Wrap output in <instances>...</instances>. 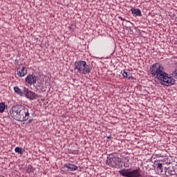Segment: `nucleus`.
Listing matches in <instances>:
<instances>
[{
	"label": "nucleus",
	"mask_w": 177,
	"mask_h": 177,
	"mask_svg": "<svg viewBox=\"0 0 177 177\" xmlns=\"http://www.w3.org/2000/svg\"><path fill=\"white\" fill-rule=\"evenodd\" d=\"M149 71L152 77H155L158 81H160L162 85H165V86L175 85V79L164 71L162 65L155 63L150 67Z\"/></svg>",
	"instance_id": "obj_1"
},
{
	"label": "nucleus",
	"mask_w": 177,
	"mask_h": 177,
	"mask_svg": "<svg viewBox=\"0 0 177 177\" xmlns=\"http://www.w3.org/2000/svg\"><path fill=\"white\" fill-rule=\"evenodd\" d=\"M75 68L77 70L80 74H84V75L91 74V71H92V67L86 64V62L85 61L75 62Z\"/></svg>",
	"instance_id": "obj_2"
},
{
	"label": "nucleus",
	"mask_w": 177,
	"mask_h": 177,
	"mask_svg": "<svg viewBox=\"0 0 177 177\" xmlns=\"http://www.w3.org/2000/svg\"><path fill=\"white\" fill-rule=\"evenodd\" d=\"M106 162L108 165H110L111 167H117V165L121 162V158L118 157L117 153L113 152V153L109 154Z\"/></svg>",
	"instance_id": "obj_3"
},
{
	"label": "nucleus",
	"mask_w": 177,
	"mask_h": 177,
	"mask_svg": "<svg viewBox=\"0 0 177 177\" xmlns=\"http://www.w3.org/2000/svg\"><path fill=\"white\" fill-rule=\"evenodd\" d=\"M18 121L23 122L27 121L30 117V113L28 112V108L25 106L19 105V115H17Z\"/></svg>",
	"instance_id": "obj_4"
},
{
	"label": "nucleus",
	"mask_w": 177,
	"mask_h": 177,
	"mask_svg": "<svg viewBox=\"0 0 177 177\" xmlns=\"http://www.w3.org/2000/svg\"><path fill=\"white\" fill-rule=\"evenodd\" d=\"M10 116L16 120V121H19V118L17 115H20V105L13 106L10 109Z\"/></svg>",
	"instance_id": "obj_5"
},
{
	"label": "nucleus",
	"mask_w": 177,
	"mask_h": 177,
	"mask_svg": "<svg viewBox=\"0 0 177 177\" xmlns=\"http://www.w3.org/2000/svg\"><path fill=\"white\" fill-rule=\"evenodd\" d=\"M24 92L26 95V97L28 99H30V100H34V99H37V97H39L37 93L30 91L28 88L24 87Z\"/></svg>",
	"instance_id": "obj_6"
},
{
	"label": "nucleus",
	"mask_w": 177,
	"mask_h": 177,
	"mask_svg": "<svg viewBox=\"0 0 177 177\" xmlns=\"http://www.w3.org/2000/svg\"><path fill=\"white\" fill-rule=\"evenodd\" d=\"M25 82L29 85L37 84V76L35 75H28L25 79Z\"/></svg>",
	"instance_id": "obj_7"
},
{
	"label": "nucleus",
	"mask_w": 177,
	"mask_h": 177,
	"mask_svg": "<svg viewBox=\"0 0 177 177\" xmlns=\"http://www.w3.org/2000/svg\"><path fill=\"white\" fill-rule=\"evenodd\" d=\"M17 75L19 77H25V75H27V68L25 66H23L21 69L20 67L17 66Z\"/></svg>",
	"instance_id": "obj_8"
},
{
	"label": "nucleus",
	"mask_w": 177,
	"mask_h": 177,
	"mask_svg": "<svg viewBox=\"0 0 177 177\" xmlns=\"http://www.w3.org/2000/svg\"><path fill=\"white\" fill-rule=\"evenodd\" d=\"M64 167L68 169L66 171H77V169H78V167L76 165L70 163L64 165Z\"/></svg>",
	"instance_id": "obj_9"
},
{
	"label": "nucleus",
	"mask_w": 177,
	"mask_h": 177,
	"mask_svg": "<svg viewBox=\"0 0 177 177\" xmlns=\"http://www.w3.org/2000/svg\"><path fill=\"white\" fill-rule=\"evenodd\" d=\"M131 12L133 15H136V16H142V11H140L138 8H133L131 9Z\"/></svg>",
	"instance_id": "obj_10"
},
{
	"label": "nucleus",
	"mask_w": 177,
	"mask_h": 177,
	"mask_svg": "<svg viewBox=\"0 0 177 177\" xmlns=\"http://www.w3.org/2000/svg\"><path fill=\"white\" fill-rule=\"evenodd\" d=\"M14 91H15V93H17V95H19V96H23V95H24L23 91H21V89H20V88H19V86L14 87Z\"/></svg>",
	"instance_id": "obj_11"
},
{
	"label": "nucleus",
	"mask_w": 177,
	"mask_h": 177,
	"mask_svg": "<svg viewBox=\"0 0 177 177\" xmlns=\"http://www.w3.org/2000/svg\"><path fill=\"white\" fill-rule=\"evenodd\" d=\"M15 153H17L18 154H24V149L20 147H17L15 149Z\"/></svg>",
	"instance_id": "obj_12"
},
{
	"label": "nucleus",
	"mask_w": 177,
	"mask_h": 177,
	"mask_svg": "<svg viewBox=\"0 0 177 177\" xmlns=\"http://www.w3.org/2000/svg\"><path fill=\"white\" fill-rule=\"evenodd\" d=\"M26 170L28 174H30V172H32V171H34V167H32L31 165H29L26 167Z\"/></svg>",
	"instance_id": "obj_13"
},
{
	"label": "nucleus",
	"mask_w": 177,
	"mask_h": 177,
	"mask_svg": "<svg viewBox=\"0 0 177 177\" xmlns=\"http://www.w3.org/2000/svg\"><path fill=\"white\" fill-rule=\"evenodd\" d=\"M5 109H6V105L5 103L2 102L0 104V113H3L5 111Z\"/></svg>",
	"instance_id": "obj_14"
},
{
	"label": "nucleus",
	"mask_w": 177,
	"mask_h": 177,
	"mask_svg": "<svg viewBox=\"0 0 177 177\" xmlns=\"http://www.w3.org/2000/svg\"><path fill=\"white\" fill-rule=\"evenodd\" d=\"M121 74L123 75L124 78H127L128 77V73H127L125 70L122 71Z\"/></svg>",
	"instance_id": "obj_15"
},
{
	"label": "nucleus",
	"mask_w": 177,
	"mask_h": 177,
	"mask_svg": "<svg viewBox=\"0 0 177 177\" xmlns=\"http://www.w3.org/2000/svg\"><path fill=\"white\" fill-rule=\"evenodd\" d=\"M158 169H160V171L162 172V163L158 162Z\"/></svg>",
	"instance_id": "obj_16"
},
{
	"label": "nucleus",
	"mask_w": 177,
	"mask_h": 177,
	"mask_svg": "<svg viewBox=\"0 0 177 177\" xmlns=\"http://www.w3.org/2000/svg\"><path fill=\"white\" fill-rule=\"evenodd\" d=\"M127 78H128V80H133V77L132 76V74H131V73H129L127 75Z\"/></svg>",
	"instance_id": "obj_17"
},
{
	"label": "nucleus",
	"mask_w": 177,
	"mask_h": 177,
	"mask_svg": "<svg viewBox=\"0 0 177 177\" xmlns=\"http://www.w3.org/2000/svg\"><path fill=\"white\" fill-rule=\"evenodd\" d=\"M169 176H172L175 175V171L171 170L169 171Z\"/></svg>",
	"instance_id": "obj_18"
},
{
	"label": "nucleus",
	"mask_w": 177,
	"mask_h": 177,
	"mask_svg": "<svg viewBox=\"0 0 177 177\" xmlns=\"http://www.w3.org/2000/svg\"><path fill=\"white\" fill-rule=\"evenodd\" d=\"M172 75L174 77V78H176V80H177V71H174L172 73Z\"/></svg>",
	"instance_id": "obj_19"
},
{
	"label": "nucleus",
	"mask_w": 177,
	"mask_h": 177,
	"mask_svg": "<svg viewBox=\"0 0 177 177\" xmlns=\"http://www.w3.org/2000/svg\"><path fill=\"white\" fill-rule=\"evenodd\" d=\"M15 66H19L18 67H20V65L19 64V60L15 59Z\"/></svg>",
	"instance_id": "obj_20"
},
{
	"label": "nucleus",
	"mask_w": 177,
	"mask_h": 177,
	"mask_svg": "<svg viewBox=\"0 0 177 177\" xmlns=\"http://www.w3.org/2000/svg\"><path fill=\"white\" fill-rule=\"evenodd\" d=\"M73 154H78V151H75V152L73 153Z\"/></svg>",
	"instance_id": "obj_21"
},
{
	"label": "nucleus",
	"mask_w": 177,
	"mask_h": 177,
	"mask_svg": "<svg viewBox=\"0 0 177 177\" xmlns=\"http://www.w3.org/2000/svg\"><path fill=\"white\" fill-rule=\"evenodd\" d=\"M119 19H120L121 20L124 21V19H122V17H120Z\"/></svg>",
	"instance_id": "obj_22"
},
{
	"label": "nucleus",
	"mask_w": 177,
	"mask_h": 177,
	"mask_svg": "<svg viewBox=\"0 0 177 177\" xmlns=\"http://www.w3.org/2000/svg\"><path fill=\"white\" fill-rule=\"evenodd\" d=\"M28 122H31V120H28Z\"/></svg>",
	"instance_id": "obj_23"
},
{
	"label": "nucleus",
	"mask_w": 177,
	"mask_h": 177,
	"mask_svg": "<svg viewBox=\"0 0 177 177\" xmlns=\"http://www.w3.org/2000/svg\"><path fill=\"white\" fill-rule=\"evenodd\" d=\"M165 169H166V171H167L168 170V169H167V167H165Z\"/></svg>",
	"instance_id": "obj_24"
}]
</instances>
